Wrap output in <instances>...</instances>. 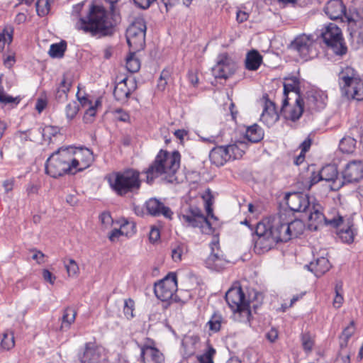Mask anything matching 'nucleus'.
I'll return each instance as SVG.
<instances>
[{
    "mask_svg": "<svg viewBox=\"0 0 363 363\" xmlns=\"http://www.w3.org/2000/svg\"><path fill=\"white\" fill-rule=\"evenodd\" d=\"M180 161L181 155L178 151L170 153L161 150L145 171L147 182H152L159 176H164V179L169 182L177 181L175 174L180 167Z\"/></svg>",
    "mask_w": 363,
    "mask_h": 363,
    "instance_id": "f257e3e1",
    "label": "nucleus"
},
{
    "mask_svg": "<svg viewBox=\"0 0 363 363\" xmlns=\"http://www.w3.org/2000/svg\"><path fill=\"white\" fill-rule=\"evenodd\" d=\"M86 18L80 17L76 23V28L91 35H107L112 32L111 23L108 21L106 11L99 6L89 4Z\"/></svg>",
    "mask_w": 363,
    "mask_h": 363,
    "instance_id": "f03ea898",
    "label": "nucleus"
},
{
    "mask_svg": "<svg viewBox=\"0 0 363 363\" xmlns=\"http://www.w3.org/2000/svg\"><path fill=\"white\" fill-rule=\"evenodd\" d=\"M228 307L231 309L233 314L231 318L238 322H250L251 311L250 301L246 298L240 282L233 283L228 289Z\"/></svg>",
    "mask_w": 363,
    "mask_h": 363,
    "instance_id": "7ed1b4c3",
    "label": "nucleus"
},
{
    "mask_svg": "<svg viewBox=\"0 0 363 363\" xmlns=\"http://www.w3.org/2000/svg\"><path fill=\"white\" fill-rule=\"evenodd\" d=\"M106 179L111 189L120 196L138 190L140 186V173L133 169L112 172Z\"/></svg>",
    "mask_w": 363,
    "mask_h": 363,
    "instance_id": "20e7f679",
    "label": "nucleus"
},
{
    "mask_svg": "<svg viewBox=\"0 0 363 363\" xmlns=\"http://www.w3.org/2000/svg\"><path fill=\"white\" fill-rule=\"evenodd\" d=\"M338 78L343 94L357 101L363 100V79L355 69L346 67L340 72Z\"/></svg>",
    "mask_w": 363,
    "mask_h": 363,
    "instance_id": "39448f33",
    "label": "nucleus"
},
{
    "mask_svg": "<svg viewBox=\"0 0 363 363\" xmlns=\"http://www.w3.org/2000/svg\"><path fill=\"white\" fill-rule=\"evenodd\" d=\"M321 38L326 45L328 52L336 56L342 57L347 52V47L341 29L335 23H330L321 30Z\"/></svg>",
    "mask_w": 363,
    "mask_h": 363,
    "instance_id": "423d86ee",
    "label": "nucleus"
},
{
    "mask_svg": "<svg viewBox=\"0 0 363 363\" xmlns=\"http://www.w3.org/2000/svg\"><path fill=\"white\" fill-rule=\"evenodd\" d=\"M70 160V150L67 147L60 148L48 159L45 164L46 173L54 178L66 173L74 174Z\"/></svg>",
    "mask_w": 363,
    "mask_h": 363,
    "instance_id": "0eeeda50",
    "label": "nucleus"
},
{
    "mask_svg": "<svg viewBox=\"0 0 363 363\" xmlns=\"http://www.w3.org/2000/svg\"><path fill=\"white\" fill-rule=\"evenodd\" d=\"M179 220L186 227L199 228L202 233L210 235L213 232L211 223L196 206L184 208L179 215Z\"/></svg>",
    "mask_w": 363,
    "mask_h": 363,
    "instance_id": "6e6552de",
    "label": "nucleus"
},
{
    "mask_svg": "<svg viewBox=\"0 0 363 363\" xmlns=\"http://www.w3.org/2000/svg\"><path fill=\"white\" fill-rule=\"evenodd\" d=\"M146 23L143 17L136 18L126 30V39L129 47L139 51L145 46Z\"/></svg>",
    "mask_w": 363,
    "mask_h": 363,
    "instance_id": "1a4fd4ad",
    "label": "nucleus"
},
{
    "mask_svg": "<svg viewBox=\"0 0 363 363\" xmlns=\"http://www.w3.org/2000/svg\"><path fill=\"white\" fill-rule=\"evenodd\" d=\"M318 43L305 34L297 36L291 43V48L303 61L310 60L318 55Z\"/></svg>",
    "mask_w": 363,
    "mask_h": 363,
    "instance_id": "9d476101",
    "label": "nucleus"
},
{
    "mask_svg": "<svg viewBox=\"0 0 363 363\" xmlns=\"http://www.w3.org/2000/svg\"><path fill=\"white\" fill-rule=\"evenodd\" d=\"M286 211H281L266 231L274 242L278 243L290 240V234L286 232Z\"/></svg>",
    "mask_w": 363,
    "mask_h": 363,
    "instance_id": "9b49d317",
    "label": "nucleus"
},
{
    "mask_svg": "<svg viewBox=\"0 0 363 363\" xmlns=\"http://www.w3.org/2000/svg\"><path fill=\"white\" fill-rule=\"evenodd\" d=\"M71 151V167L74 174L89 167L94 161L93 152L88 148L67 147Z\"/></svg>",
    "mask_w": 363,
    "mask_h": 363,
    "instance_id": "f8f14e48",
    "label": "nucleus"
},
{
    "mask_svg": "<svg viewBox=\"0 0 363 363\" xmlns=\"http://www.w3.org/2000/svg\"><path fill=\"white\" fill-rule=\"evenodd\" d=\"M177 291V277L169 274L157 284H155L154 292L157 298L162 301H168L173 298Z\"/></svg>",
    "mask_w": 363,
    "mask_h": 363,
    "instance_id": "ddd939ff",
    "label": "nucleus"
},
{
    "mask_svg": "<svg viewBox=\"0 0 363 363\" xmlns=\"http://www.w3.org/2000/svg\"><path fill=\"white\" fill-rule=\"evenodd\" d=\"M327 100L326 93L320 89H311L307 91L304 98H302L306 111L311 113L323 109L326 106Z\"/></svg>",
    "mask_w": 363,
    "mask_h": 363,
    "instance_id": "4468645a",
    "label": "nucleus"
},
{
    "mask_svg": "<svg viewBox=\"0 0 363 363\" xmlns=\"http://www.w3.org/2000/svg\"><path fill=\"white\" fill-rule=\"evenodd\" d=\"M284 200L289 208V210L284 211H286L288 215H291L293 212H306L311 203L307 195L298 192L286 194Z\"/></svg>",
    "mask_w": 363,
    "mask_h": 363,
    "instance_id": "2eb2a0df",
    "label": "nucleus"
},
{
    "mask_svg": "<svg viewBox=\"0 0 363 363\" xmlns=\"http://www.w3.org/2000/svg\"><path fill=\"white\" fill-rule=\"evenodd\" d=\"M261 102L262 104L263 110L260 115L259 120L267 127H271L279 119V113L276 104L269 99L267 94H264L262 96Z\"/></svg>",
    "mask_w": 363,
    "mask_h": 363,
    "instance_id": "dca6fc26",
    "label": "nucleus"
},
{
    "mask_svg": "<svg viewBox=\"0 0 363 363\" xmlns=\"http://www.w3.org/2000/svg\"><path fill=\"white\" fill-rule=\"evenodd\" d=\"M342 174L343 184L359 182L363 177V161L360 160L350 161Z\"/></svg>",
    "mask_w": 363,
    "mask_h": 363,
    "instance_id": "f3484780",
    "label": "nucleus"
},
{
    "mask_svg": "<svg viewBox=\"0 0 363 363\" xmlns=\"http://www.w3.org/2000/svg\"><path fill=\"white\" fill-rule=\"evenodd\" d=\"M307 211L309 212L308 227L311 230H318L319 228L325 226V213L319 203L311 201Z\"/></svg>",
    "mask_w": 363,
    "mask_h": 363,
    "instance_id": "a211bd4d",
    "label": "nucleus"
},
{
    "mask_svg": "<svg viewBox=\"0 0 363 363\" xmlns=\"http://www.w3.org/2000/svg\"><path fill=\"white\" fill-rule=\"evenodd\" d=\"M136 87V82L133 78L125 77L116 85L113 95L116 100L121 102L126 101Z\"/></svg>",
    "mask_w": 363,
    "mask_h": 363,
    "instance_id": "6ab92c4d",
    "label": "nucleus"
},
{
    "mask_svg": "<svg viewBox=\"0 0 363 363\" xmlns=\"http://www.w3.org/2000/svg\"><path fill=\"white\" fill-rule=\"evenodd\" d=\"M288 100V97L284 99L281 106V112L284 113L286 119L295 122L301 118L304 111H306V108L303 104L302 97L298 96L296 97L295 105L287 110L286 106L289 104Z\"/></svg>",
    "mask_w": 363,
    "mask_h": 363,
    "instance_id": "aec40b11",
    "label": "nucleus"
},
{
    "mask_svg": "<svg viewBox=\"0 0 363 363\" xmlns=\"http://www.w3.org/2000/svg\"><path fill=\"white\" fill-rule=\"evenodd\" d=\"M320 172L323 181L330 183L329 186L331 190H338L343 185L342 179L338 177V171L335 165L328 164L323 167Z\"/></svg>",
    "mask_w": 363,
    "mask_h": 363,
    "instance_id": "412c9836",
    "label": "nucleus"
},
{
    "mask_svg": "<svg viewBox=\"0 0 363 363\" xmlns=\"http://www.w3.org/2000/svg\"><path fill=\"white\" fill-rule=\"evenodd\" d=\"M103 348L92 343L86 345L83 354L79 357L81 363H99L102 357Z\"/></svg>",
    "mask_w": 363,
    "mask_h": 363,
    "instance_id": "4be33fe9",
    "label": "nucleus"
},
{
    "mask_svg": "<svg viewBox=\"0 0 363 363\" xmlns=\"http://www.w3.org/2000/svg\"><path fill=\"white\" fill-rule=\"evenodd\" d=\"M145 206L148 213L152 216L162 215L168 219H172V218L173 212L171 209L156 199H149L146 202Z\"/></svg>",
    "mask_w": 363,
    "mask_h": 363,
    "instance_id": "5701e85b",
    "label": "nucleus"
},
{
    "mask_svg": "<svg viewBox=\"0 0 363 363\" xmlns=\"http://www.w3.org/2000/svg\"><path fill=\"white\" fill-rule=\"evenodd\" d=\"M324 11L330 19L337 20L346 14V6L341 0H330L325 6Z\"/></svg>",
    "mask_w": 363,
    "mask_h": 363,
    "instance_id": "b1692460",
    "label": "nucleus"
},
{
    "mask_svg": "<svg viewBox=\"0 0 363 363\" xmlns=\"http://www.w3.org/2000/svg\"><path fill=\"white\" fill-rule=\"evenodd\" d=\"M342 227L337 231V235L340 240L347 244L353 242L356 235V230L354 228L353 220L350 218L345 219V222L341 224Z\"/></svg>",
    "mask_w": 363,
    "mask_h": 363,
    "instance_id": "393cba45",
    "label": "nucleus"
},
{
    "mask_svg": "<svg viewBox=\"0 0 363 363\" xmlns=\"http://www.w3.org/2000/svg\"><path fill=\"white\" fill-rule=\"evenodd\" d=\"M141 356L144 363H164L163 354L155 347L144 345L141 349Z\"/></svg>",
    "mask_w": 363,
    "mask_h": 363,
    "instance_id": "a878e982",
    "label": "nucleus"
},
{
    "mask_svg": "<svg viewBox=\"0 0 363 363\" xmlns=\"http://www.w3.org/2000/svg\"><path fill=\"white\" fill-rule=\"evenodd\" d=\"M305 267L313 272L315 277H320L330 269L331 265L329 260L322 256L311 261L309 264H306Z\"/></svg>",
    "mask_w": 363,
    "mask_h": 363,
    "instance_id": "bb28decb",
    "label": "nucleus"
},
{
    "mask_svg": "<svg viewBox=\"0 0 363 363\" xmlns=\"http://www.w3.org/2000/svg\"><path fill=\"white\" fill-rule=\"evenodd\" d=\"M77 97L78 101L80 102V104L83 106H89V108L85 112L83 119L84 121L86 123H90L93 122L94 118L96 116V109L99 106L101 105V100L98 99L95 103L94 105H92L91 102L85 96H79V90H78L77 93Z\"/></svg>",
    "mask_w": 363,
    "mask_h": 363,
    "instance_id": "cd10ccee",
    "label": "nucleus"
},
{
    "mask_svg": "<svg viewBox=\"0 0 363 363\" xmlns=\"http://www.w3.org/2000/svg\"><path fill=\"white\" fill-rule=\"evenodd\" d=\"M245 130L244 139L252 143H257L261 141L264 136V130L257 123L245 127L242 125L240 131Z\"/></svg>",
    "mask_w": 363,
    "mask_h": 363,
    "instance_id": "c85d7f7f",
    "label": "nucleus"
},
{
    "mask_svg": "<svg viewBox=\"0 0 363 363\" xmlns=\"http://www.w3.org/2000/svg\"><path fill=\"white\" fill-rule=\"evenodd\" d=\"M227 68V55L222 54L218 57L216 65L212 68V73L215 77L216 83L218 81L223 80L225 82L227 79L226 69ZM220 84H224L222 82Z\"/></svg>",
    "mask_w": 363,
    "mask_h": 363,
    "instance_id": "c756f323",
    "label": "nucleus"
},
{
    "mask_svg": "<svg viewBox=\"0 0 363 363\" xmlns=\"http://www.w3.org/2000/svg\"><path fill=\"white\" fill-rule=\"evenodd\" d=\"M286 232L290 234V240L301 235L305 230V223L300 219H294L286 212Z\"/></svg>",
    "mask_w": 363,
    "mask_h": 363,
    "instance_id": "7c9ffc66",
    "label": "nucleus"
},
{
    "mask_svg": "<svg viewBox=\"0 0 363 363\" xmlns=\"http://www.w3.org/2000/svg\"><path fill=\"white\" fill-rule=\"evenodd\" d=\"M247 148V144L244 140H235L228 144V160L240 159Z\"/></svg>",
    "mask_w": 363,
    "mask_h": 363,
    "instance_id": "2f4dec72",
    "label": "nucleus"
},
{
    "mask_svg": "<svg viewBox=\"0 0 363 363\" xmlns=\"http://www.w3.org/2000/svg\"><path fill=\"white\" fill-rule=\"evenodd\" d=\"M324 223L325 226H330L333 228H338L341 226V224L345 222V218L341 216L337 208H333L325 213Z\"/></svg>",
    "mask_w": 363,
    "mask_h": 363,
    "instance_id": "473e14b6",
    "label": "nucleus"
},
{
    "mask_svg": "<svg viewBox=\"0 0 363 363\" xmlns=\"http://www.w3.org/2000/svg\"><path fill=\"white\" fill-rule=\"evenodd\" d=\"M262 62V57L257 50L250 51L246 56L245 67L250 71H255L259 69Z\"/></svg>",
    "mask_w": 363,
    "mask_h": 363,
    "instance_id": "72a5a7b5",
    "label": "nucleus"
},
{
    "mask_svg": "<svg viewBox=\"0 0 363 363\" xmlns=\"http://www.w3.org/2000/svg\"><path fill=\"white\" fill-rule=\"evenodd\" d=\"M274 244H276L275 242L265 230L264 233L258 234V238L255 242V248L265 252L269 250Z\"/></svg>",
    "mask_w": 363,
    "mask_h": 363,
    "instance_id": "f704fd0d",
    "label": "nucleus"
},
{
    "mask_svg": "<svg viewBox=\"0 0 363 363\" xmlns=\"http://www.w3.org/2000/svg\"><path fill=\"white\" fill-rule=\"evenodd\" d=\"M206 263L209 269L216 271H220L225 269L226 260L220 257L218 252H213L208 256Z\"/></svg>",
    "mask_w": 363,
    "mask_h": 363,
    "instance_id": "c9c22d12",
    "label": "nucleus"
},
{
    "mask_svg": "<svg viewBox=\"0 0 363 363\" xmlns=\"http://www.w3.org/2000/svg\"><path fill=\"white\" fill-rule=\"evenodd\" d=\"M290 92L295 93L296 97L301 96L300 93V82L296 77L286 79L284 83V95L285 98L288 97V94Z\"/></svg>",
    "mask_w": 363,
    "mask_h": 363,
    "instance_id": "e433bc0d",
    "label": "nucleus"
},
{
    "mask_svg": "<svg viewBox=\"0 0 363 363\" xmlns=\"http://www.w3.org/2000/svg\"><path fill=\"white\" fill-rule=\"evenodd\" d=\"M70 86L71 82L64 77L56 90L55 99L57 102L63 103L67 99Z\"/></svg>",
    "mask_w": 363,
    "mask_h": 363,
    "instance_id": "4c0bfd02",
    "label": "nucleus"
},
{
    "mask_svg": "<svg viewBox=\"0 0 363 363\" xmlns=\"http://www.w3.org/2000/svg\"><path fill=\"white\" fill-rule=\"evenodd\" d=\"M355 331L354 323L351 321L342 332L340 336V347L341 350H345L347 347L349 340L353 335Z\"/></svg>",
    "mask_w": 363,
    "mask_h": 363,
    "instance_id": "58836bf2",
    "label": "nucleus"
},
{
    "mask_svg": "<svg viewBox=\"0 0 363 363\" xmlns=\"http://www.w3.org/2000/svg\"><path fill=\"white\" fill-rule=\"evenodd\" d=\"M223 155H227V146H220L213 149L210 154V157L216 165H223L225 162V159L223 158Z\"/></svg>",
    "mask_w": 363,
    "mask_h": 363,
    "instance_id": "ea45409f",
    "label": "nucleus"
},
{
    "mask_svg": "<svg viewBox=\"0 0 363 363\" xmlns=\"http://www.w3.org/2000/svg\"><path fill=\"white\" fill-rule=\"evenodd\" d=\"M357 141L354 138L344 137L339 143V149L343 153H352L355 149Z\"/></svg>",
    "mask_w": 363,
    "mask_h": 363,
    "instance_id": "a19ab883",
    "label": "nucleus"
},
{
    "mask_svg": "<svg viewBox=\"0 0 363 363\" xmlns=\"http://www.w3.org/2000/svg\"><path fill=\"white\" fill-rule=\"evenodd\" d=\"M77 313L74 309L72 308H67L64 311L62 318L61 329H67L74 322Z\"/></svg>",
    "mask_w": 363,
    "mask_h": 363,
    "instance_id": "79ce46f5",
    "label": "nucleus"
},
{
    "mask_svg": "<svg viewBox=\"0 0 363 363\" xmlns=\"http://www.w3.org/2000/svg\"><path fill=\"white\" fill-rule=\"evenodd\" d=\"M15 346L14 334L13 332L6 330L2 334L1 340V347L4 350H10Z\"/></svg>",
    "mask_w": 363,
    "mask_h": 363,
    "instance_id": "37998d69",
    "label": "nucleus"
},
{
    "mask_svg": "<svg viewBox=\"0 0 363 363\" xmlns=\"http://www.w3.org/2000/svg\"><path fill=\"white\" fill-rule=\"evenodd\" d=\"M301 341L305 352H311L315 344V336L309 332L303 333L301 335Z\"/></svg>",
    "mask_w": 363,
    "mask_h": 363,
    "instance_id": "c03bdc74",
    "label": "nucleus"
},
{
    "mask_svg": "<svg viewBox=\"0 0 363 363\" xmlns=\"http://www.w3.org/2000/svg\"><path fill=\"white\" fill-rule=\"evenodd\" d=\"M67 44L65 41L59 43L52 44L50 48L49 55L52 57H62L66 50Z\"/></svg>",
    "mask_w": 363,
    "mask_h": 363,
    "instance_id": "a18cd8bd",
    "label": "nucleus"
},
{
    "mask_svg": "<svg viewBox=\"0 0 363 363\" xmlns=\"http://www.w3.org/2000/svg\"><path fill=\"white\" fill-rule=\"evenodd\" d=\"M229 111L230 113V119L235 123V128L238 130H241V128L243 125L241 123L242 118L238 108H236L233 102L230 103L229 106Z\"/></svg>",
    "mask_w": 363,
    "mask_h": 363,
    "instance_id": "49530a36",
    "label": "nucleus"
},
{
    "mask_svg": "<svg viewBox=\"0 0 363 363\" xmlns=\"http://www.w3.org/2000/svg\"><path fill=\"white\" fill-rule=\"evenodd\" d=\"M63 263L69 277H75L78 275L79 268L73 259H65Z\"/></svg>",
    "mask_w": 363,
    "mask_h": 363,
    "instance_id": "de8ad7c7",
    "label": "nucleus"
},
{
    "mask_svg": "<svg viewBox=\"0 0 363 363\" xmlns=\"http://www.w3.org/2000/svg\"><path fill=\"white\" fill-rule=\"evenodd\" d=\"M134 52V51L133 52H130L126 58V68L131 73L138 72L140 67V62L139 60L135 57Z\"/></svg>",
    "mask_w": 363,
    "mask_h": 363,
    "instance_id": "09e8293b",
    "label": "nucleus"
},
{
    "mask_svg": "<svg viewBox=\"0 0 363 363\" xmlns=\"http://www.w3.org/2000/svg\"><path fill=\"white\" fill-rule=\"evenodd\" d=\"M202 200L204 203L205 208L208 217L215 218L213 214V209L211 206L213 204V196L209 189L206 190L201 196Z\"/></svg>",
    "mask_w": 363,
    "mask_h": 363,
    "instance_id": "8fccbe9b",
    "label": "nucleus"
},
{
    "mask_svg": "<svg viewBox=\"0 0 363 363\" xmlns=\"http://www.w3.org/2000/svg\"><path fill=\"white\" fill-rule=\"evenodd\" d=\"M13 29L11 28H5L1 33H0V52L4 48L5 44L11 43L13 40Z\"/></svg>",
    "mask_w": 363,
    "mask_h": 363,
    "instance_id": "3c124183",
    "label": "nucleus"
},
{
    "mask_svg": "<svg viewBox=\"0 0 363 363\" xmlns=\"http://www.w3.org/2000/svg\"><path fill=\"white\" fill-rule=\"evenodd\" d=\"M2 75H0V102L4 104H18L20 99L18 97H13L5 94L4 88L1 86Z\"/></svg>",
    "mask_w": 363,
    "mask_h": 363,
    "instance_id": "603ef678",
    "label": "nucleus"
},
{
    "mask_svg": "<svg viewBox=\"0 0 363 363\" xmlns=\"http://www.w3.org/2000/svg\"><path fill=\"white\" fill-rule=\"evenodd\" d=\"M79 110V106L76 101L69 102L65 107V111L66 118L69 121L73 120Z\"/></svg>",
    "mask_w": 363,
    "mask_h": 363,
    "instance_id": "864d4df0",
    "label": "nucleus"
},
{
    "mask_svg": "<svg viewBox=\"0 0 363 363\" xmlns=\"http://www.w3.org/2000/svg\"><path fill=\"white\" fill-rule=\"evenodd\" d=\"M50 0H38L36 11L39 16H45L50 11Z\"/></svg>",
    "mask_w": 363,
    "mask_h": 363,
    "instance_id": "5fc2aeb1",
    "label": "nucleus"
},
{
    "mask_svg": "<svg viewBox=\"0 0 363 363\" xmlns=\"http://www.w3.org/2000/svg\"><path fill=\"white\" fill-rule=\"evenodd\" d=\"M221 316L218 314H214L212 315L210 320L207 323V325L209 326V330L213 333H216L219 331L221 325Z\"/></svg>",
    "mask_w": 363,
    "mask_h": 363,
    "instance_id": "6e6d98bb",
    "label": "nucleus"
},
{
    "mask_svg": "<svg viewBox=\"0 0 363 363\" xmlns=\"http://www.w3.org/2000/svg\"><path fill=\"white\" fill-rule=\"evenodd\" d=\"M135 307V302L133 299L128 298L124 301L123 313L127 318L130 319L133 318V311Z\"/></svg>",
    "mask_w": 363,
    "mask_h": 363,
    "instance_id": "4d7b16f0",
    "label": "nucleus"
},
{
    "mask_svg": "<svg viewBox=\"0 0 363 363\" xmlns=\"http://www.w3.org/2000/svg\"><path fill=\"white\" fill-rule=\"evenodd\" d=\"M135 225L133 223L125 221L121 225L120 230L123 235L130 236L135 233Z\"/></svg>",
    "mask_w": 363,
    "mask_h": 363,
    "instance_id": "13d9d810",
    "label": "nucleus"
},
{
    "mask_svg": "<svg viewBox=\"0 0 363 363\" xmlns=\"http://www.w3.org/2000/svg\"><path fill=\"white\" fill-rule=\"evenodd\" d=\"M216 353V350L213 347H209L208 350L202 355L199 357L200 363H213V356Z\"/></svg>",
    "mask_w": 363,
    "mask_h": 363,
    "instance_id": "bf43d9fd",
    "label": "nucleus"
},
{
    "mask_svg": "<svg viewBox=\"0 0 363 363\" xmlns=\"http://www.w3.org/2000/svg\"><path fill=\"white\" fill-rule=\"evenodd\" d=\"M335 363H350V352L345 351V350L340 349V351L335 360Z\"/></svg>",
    "mask_w": 363,
    "mask_h": 363,
    "instance_id": "052dcab7",
    "label": "nucleus"
},
{
    "mask_svg": "<svg viewBox=\"0 0 363 363\" xmlns=\"http://www.w3.org/2000/svg\"><path fill=\"white\" fill-rule=\"evenodd\" d=\"M99 220L104 228H109L113 223L110 213L107 212H104L99 216Z\"/></svg>",
    "mask_w": 363,
    "mask_h": 363,
    "instance_id": "680f3d73",
    "label": "nucleus"
},
{
    "mask_svg": "<svg viewBox=\"0 0 363 363\" xmlns=\"http://www.w3.org/2000/svg\"><path fill=\"white\" fill-rule=\"evenodd\" d=\"M183 254V247L179 245H176L172 249V258L176 262H180L182 260V256Z\"/></svg>",
    "mask_w": 363,
    "mask_h": 363,
    "instance_id": "e2e57ef3",
    "label": "nucleus"
},
{
    "mask_svg": "<svg viewBox=\"0 0 363 363\" xmlns=\"http://www.w3.org/2000/svg\"><path fill=\"white\" fill-rule=\"evenodd\" d=\"M249 18V13L238 8L236 11V20L238 23H243Z\"/></svg>",
    "mask_w": 363,
    "mask_h": 363,
    "instance_id": "0e129e2a",
    "label": "nucleus"
},
{
    "mask_svg": "<svg viewBox=\"0 0 363 363\" xmlns=\"http://www.w3.org/2000/svg\"><path fill=\"white\" fill-rule=\"evenodd\" d=\"M42 275L45 281L49 282L51 284H54L56 277L54 276L49 270L43 269Z\"/></svg>",
    "mask_w": 363,
    "mask_h": 363,
    "instance_id": "69168bd1",
    "label": "nucleus"
},
{
    "mask_svg": "<svg viewBox=\"0 0 363 363\" xmlns=\"http://www.w3.org/2000/svg\"><path fill=\"white\" fill-rule=\"evenodd\" d=\"M311 139L309 137L306 138L299 145L301 152L303 153L308 152L311 146Z\"/></svg>",
    "mask_w": 363,
    "mask_h": 363,
    "instance_id": "338daca9",
    "label": "nucleus"
},
{
    "mask_svg": "<svg viewBox=\"0 0 363 363\" xmlns=\"http://www.w3.org/2000/svg\"><path fill=\"white\" fill-rule=\"evenodd\" d=\"M344 298L341 293H335L333 305L336 308H340L343 303Z\"/></svg>",
    "mask_w": 363,
    "mask_h": 363,
    "instance_id": "774afa93",
    "label": "nucleus"
}]
</instances>
